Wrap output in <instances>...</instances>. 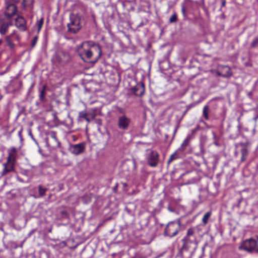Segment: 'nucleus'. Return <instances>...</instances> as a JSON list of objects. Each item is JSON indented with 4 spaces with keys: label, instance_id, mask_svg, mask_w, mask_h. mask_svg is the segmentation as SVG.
<instances>
[{
    "label": "nucleus",
    "instance_id": "1",
    "mask_svg": "<svg viewBox=\"0 0 258 258\" xmlns=\"http://www.w3.org/2000/svg\"><path fill=\"white\" fill-rule=\"evenodd\" d=\"M195 233V228L190 227L187 229L186 235L181 239V250L194 252L197 249L198 242Z\"/></svg>",
    "mask_w": 258,
    "mask_h": 258
},
{
    "label": "nucleus",
    "instance_id": "2",
    "mask_svg": "<svg viewBox=\"0 0 258 258\" xmlns=\"http://www.w3.org/2000/svg\"><path fill=\"white\" fill-rule=\"evenodd\" d=\"M181 230V221L180 219L168 223L164 231V236L170 238L176 236Z\"/></svg>",
    "mask_w": 258,
    "mask_h": 258
},
{
    "label": "nucleus",
    "instance_id": "3",
    "mask_svg": "<svg viewBox=\"0 0 258 258\" xmlns=\"http://www.w3.org/2000/svg\"><path fill=\"white\" fill-rule=\"evenodd\" d=\"M16 0H5V10L4 14L6 18L10 19L16 15L17 12V7Z\"/></svg>",
    "mask_w": 258,
    "mask_h": 258
},
{
    "label": "nucleus",
    "instance_id": "4",
    "mask_svg": "<svg viewBox=\"0 0 258 258\" xmlns=\"http://www.w3.org/2000/svg\"><path fill=\"white\" fill-rule=\"evenodd\" d=\"M47 136L45 140L47 146L50 149H56L60 147V143L58 140L56 132L50 131L47 134Z\"/></svg>",
    "mask_w": 258,
    "mask_h": 258
},
{
    "label": "nucleus",
    "instance_id": "5",
    "mask_svg": "<svg viewBox=\"0 0 258 258\" xmlns=\"http://www.w3.org/2000/svg\"><path fill=\"white\" fill-rule=\"evenodd\" d=\"M242 247L246 251L258 252V238H250L243 241Z\"/></svg>",
    "mask_w": 258,
    "mask_h": 258
},
{
    "label": "nucleus",
    "instance_id": "6",
    "mask_svg": "<svg viewBox=\"0 0 258 258\" xmlns=\"http://www.w3.org/2000/svg\"><path fill=\"white\" fill-rule=\"evenodd\" d=\"M68 27L69 31L73 33H77L80 28L78 19L73 15L70 16V22L68 24Z\"/></svg>",
    "mask_w": 258,
    "mask_h": 258
},
{
    "label": "nucleus",
    "instance_id": "7",
    "mask_svg": "<svg viewBox=\"0 0 258 258\" xmlns=\"http://www.w3.org/2000/svg\"><path fill=\"white\" fill-rule=\"evenodd\" d=\"M131 119L127 117L126 115H122L121 116H120L118 118V127L122 130H127L131 123Z\"/></svg>",
    "mask_w": 258,
    "mask_h": 258
},
{
    "label": "nucleus",
    "instance_id": "8",
    "mask_svg": "<svg viewBox=\"0 0 258 258\" xmlns=\"http://www.w3.org/2000/svg\"><path fill=\"white\" fill-rule=\"evenodd\" d=\"M15 26L21 31H26L27 30V21L22 16L18 15L15 19Z\"/></svg>",
    "mask_w": 258,
    "mask_h": 258
},
{
    "label": "nucleus",
    "instance_id": "9",
    "mask_svg": "<svg viewBox=\"0 0 258 258\" xmlns=\"http://www.w3.org/2000/svg\"><path fill=\"white\" fill-rule=\"evenodd\" d=\"M159 161V154L156 151H152L148 157V164L152 167L157 166Z\"/></svg>",
    "mask_w": 258,
    "mask_h": 258
},
{
    "label": "nucleus",
    "instance_id": "10",
    "mask_svg": "<svg viewBox=\"0 0 258 258\" xmlns=\"http://www.w3.org/2000/svg\"><path fill=\"white\" fill-rule=\"evenodd\" d=\"M3 169L1 172L2 177L6 176L10 173L14 171V163L7 160L6 163L3 164Z\"/></svg>",
    "mask_w": 258,
    "mask_h": 258
},
{
    "label": "nucleus",
    "instance_id": "11",
    "mask_svg": "<svg viewBox=\"0 0 258 258\" xmlns=\"http://www.w3.org/2000/svg\"><path fill=\"white\" fill-rule=\"evenodd\" d=\"M96 116V112L93 111L86 113L85 111H81L79 114V121H82V119H85L86 121L90 122L95 119Z\"/></svg>",
    "mask_w": 258,
    "mask_h": 258
},
{
    "label": "nucleus",
    "instance_id": "12",
    "mask_svg": "<svg viewBox=\"0 0 258 258\" xmlns=\"http://www.w3.org/2000/svg\"><path fill=\"white\" fill-rule=\"evenodd\" d=\"M18 151V149L14 147H11L8 150V156L7 160L15 163L17 156Z\"/></svg>",
    "mask_w": 258,
    "mask_h": 258
},
{
    "label": "nucleus",
    "instance_id": "13",
    "mask_svg": "<svg viewBox=\"0 0 258 258\" xmlns=\"http://www.w3.org/2000/svg\"><path fill=\"white\" fill-rule=\"evenodd\" d=\"M85 149V145L84 143H80L76 145H72L70 147L71 152L75 155H78L82 153Z\"/></svg>",
    "mask_w": 258,
    "mask_h": 258
},
{
    "label": "nucleus",
    "instance_id": "14",
    "mask_svg": "<svg viewBox=\"0 0 258 258\" xmlns=\"http://www.w3.org/2000/svg\"><path fill=\"white\" fill-rule=\"evenodd\" d=\"M145 90V85L143 83L137 84L132 89L133 93L138 96H142L144 94Z\"/></svg>",
    "mask_w": 258,
    "mask_h": 258
},
{
    "label": "nucleus",
    "instance_id": "15",
    "mask_svg": "<svg viewBox=\"0 0 258 258\" xmlns=\"http://www.w3.org/2000/svg\"><path fill=\"white\" fill-rule=\"evenodd\" d=\"M12 24L10 22H6L0 19V33L5 34L8 31L9 27Z\"/></svg>",
    "mask_w": 258,
    "mask_h": 258
},
{
    "label": "nucleus",
    "instance_id": "16",
    "mask_svg": "<svg viewBox=\"0 0 258 258\" xmlns=\"http://www.w3.org/2000/svg\"><path fill=\"white\" fill-rule=\"evenodd\" d=\"M79 55L81 59L85 62H89V60L93 55L92 52L90 50H84V52H79Z\"/></svg>",
    "mask_w": 258,
    "mask_h": 258
},
{
    "label": "nucleus",
    "instance_id": "17",
    "mask_svg": "<svg viewBox=\"0 0 258 258\" xmlns=\"http://www.w3.org/2000/svg\"><path fill=\"white\" fill-rule=\"evenodd\" d=\"M190 142V136H187L186 138L183 140L180 147L178 149V151L181 152H183L186 147L189 145Z\"/></svg>",
    "mask_w": 258,
    "mask_h": 258
},
{
    "label": "nucleus",
    "instance_id": "18",
    "mask_svg": "<svg viewBox=\"0 0 258 258\" xmlns=\"http://www.w3.org/2000/svg\"><path fill=\"white\" fill-rule=\"evenodd\" d=\"M240 153L241 154L240 161L241 162H243L246 160L248 156L249 152L247 148L245 146H244L241 149Z\"/></svg>",
    "mask_w": 258,
    "mask_h": 258
},
{
    "label": "nucleus",
    "instance_id": "19",
    "mask_svg": "<svg viewBox=\"0 0 258 258\" xmlns=\"http://www.w3.org/2000/svg\"><path fill=\"white\" fill-rule=\"evenodd\" d=\"M210 112V107L208 105L204 106L203 109V116L206 120H209V113Z\"/></svg>",
    "mask_w": 258,
    "mask_h": 258
},
{
    "label": "nucleus",
    "instance_id": "20",
    "mask_svg": "<svg viewBox=\"0 0 258 258\" xmlns=\"http://www.w3.org/2000/svg\"><path fill=\"white\" fill-rule=\"evenodd\" d=\"M179 152H181L180 151H178V149L175 151L172 154H171L169 158L167 161V164L169 165L172 161L174 160L177 159L179 158V156L178 155Z\"/></svg>",
    "mask_w": 258,
    "mask_h": 258
},
{
    "label": "nucleus",
    "instance_id": "21",
    "mask_svg": "<svg viewBox=\"0 0 258 258\" xmlns=\"http://www.w3.org/2000/svg\"><path fill=\"white\" fill-rule=\"evenodd\" d=\"M46 87V85H44L41 89H39V100L41 102H44L45 100Z\"/></svg>",
    "mask_w": 258,
    "mask_h": 258
},
{
    "label": "nucleus",
    "instance_id": "22",
    "mask_svg": "<svg viewBox=\"0 0 258 258\" xmlns=\"http://www.w3.org/2000/svg\"><path fill=\"white\" fill-rule=\"evenodd\" d=\"M223 68H225L227 70L226 73L225 74H222L220 72H218V75L219 76H222L223 77H229L232 76V73L231 72V69L229 67L227 66H224L222 67Z\"/></svg>",
    "mask_w": 258,
    "mask_h": 258
},
{
    "label": "nucleus",
    "instance_id": "23",
    "mask_svg": "<svg viewBox=\"0 0 258 258\" xmlns=\"http://www.w3.org/2000/svg\"><path fill=\"white\" fill-rule=\"evenodd\" d=\"M14 37L15 36L14 35H11L10 36H8L6 37V41L7 42V44L10 49H13L15 47V44L13 42V41L11 39V37Z\"/></svg>",
    "mask_w": 258,
    "mask_h": 258
},
{
    "label": "nucleus",
    "instance_id": "24",
    "mask_svg": "<svg viewBox=\"0 0 258 258\" xmlns=\"http://www.w3.org/2000/svg\"><path fill=\"white\" fill-rule=\"evenodd\" d=\"M212 215V211H210L206 212L202 218V223L204 225H206L208 222L209 219Z\"/></svg>",
    "mask_w": 258,
    "mask_h": 258
},
{
    "label": "nucleus",
    "instance_id": "25",
    "mask_svg": "<svg viewBox=\"0 0 258 258\" xmlns=\"http://www.w3.org/2000/svg\"><path fill=\"white\" fill-rule=\"evenodd\" d=\"M33 3L34 0H23L22 4L24 8L31 7Z\"/></svg>",
    "mask_w": 258,
    "mask_h": 258
},
{
    "label": "nucleus",
    "instance_id": "26",
    "mask_svg": "<svg viewBox=\"0 0 258 258\" xmlns=\"http://www.w3.org/2000/svg\"><path fill=\"white\" fill-rule=\"evenodd\" d=\"M38 192L40 197H43L45 195V192L48 190L47 188H43L42 185H39L38 187Z\"/></svg>",
    "mask_w": 258,
    "mask_h": 258
},
{
    "label": "nucleus",
    "instance_id": "27",
    "mask_svg": "<svg viewBox=\"0 0 258 258\" xmlns=\"http://www.w3.org/2000/svg\"><path fill=\"white\" fill-rule=\"evenodd\" d=\"M44 23V19L41 18L39 21L37 22L36 25L37 28V33H39Z\"/></svg>",
    "mask_w": 258,
    "mask_h": 258
},
{
    "label": "nucleus",
    "instance_id": "28",
    "mask_svg": "<svg viewBox=\"0 0 258 258\" xmlns=\"http://www.w3.org/2000/svg\"><path fill=\"white\" fill-rule=\"evenodd\" d=\"M258 46V37H255L253 38L251 43H250V47L252 48H255Z\"/></svg>",
    "mask_w": 258,
    "mask_h": 258
},
{
    "label": "nucleus",
    "instance_id": "29",
    "mask_svg": "<svg viewBox=\"0 0 258 258\" xmlns=\"http://www.w3.org/2000/svg\"><path fill=\"white\" fill-rule=\"evenodd\" d=\"M85 45H87V46H95V43L91 41L83 42L80 45V48L78 49V50L80 51V49L82 48L83 46Z\"/></svg>",
    "mask_w": 258,
    "mask_h": 258
},
{
    "label": "nucleus",
    "instance_id": "30",
    "mask_svg": "<svg viewBox=\"0 0 258 258\" xmlns=\"http://www.w3.org/2000/svg\"><path fill=\"white\" fill-rule=\"evenodd\" d=\"M177 19V16L175 14H173L169 19L170 23H174L176 22Z\"/></svg>",
    "mask_w": 258,
    "mask_h": 258
},
{
    "label": "nucleus",
    "instance_id": "31",
    "mask_svg": "<svg viewBox=\"0 0 258 258\" xmlns=\"http://www.w3.org/2000/svg\"><path fill=\"white\" fill-rule=\"evenodd\" d=\"M37 40H38V36H34V37L33 38V39L32 41V42H31V47L32 48L34 47L35 46V45L37 43Z\"/></svg>",
    "mask_w": 258,
    "mask_h": 258
},
{
    "label": "nucleus",
    "instance_id": "32",
    "mask_svg": "<svg viewBox=\"0 0 258 258\" xmlns=\"http://www.w3.org/2000/svg\"><path fill=\"white\" fill-rule=\"evenodd\" d=\"M61 214L63 217H68V212L66 211H61Z\"/></svg>",
    "mask_w": 258,
    "mask_h": 258
},
{
    "label": "nucleus",
    "instance_id": "33",
    "mask_svg": "<svg viewBox=\"0 0 258 258\" xmlns=\"http://www.w3.org/2000/svg\"><path fill=\"white\" fill-rule=\"evenodd\" d=\"M226 0H222L221 4V7H224L226 5Z\"/></svg>",
    "mask_w": 258,
    "mask_h": 258
},
{
    "label": "nucleus",
    "instance_id": "34",
    "mask_svg": "<svg viewBox=\"0 0 258 258\" xmlns=\"http://www.w3.org/2000/svg\"><path fill=\"white\" fill-rule=\"evenodd\" d=\"M181 11L183 15L185 14V10L184 7H182L181 8Z\"/></svg>",
    "mask_w": 258,
    "mask_h": 258
},
{
    "label": "nucleus",
    "instance_id": "35",
    "mask_svg": "<svg viewBox=\"0 0 258 258\" xmlns=\"http://www.w3.org/2000/svg\"><path fill=\"white\" fill-rule=\"evenodd\" d=\"M117 189V184H116L115 186H114L113 189L114 192H116Z\"/></svg>",
    "mask_w": 258,
    "mask_h": 258
},
{
    "label": "nucleus",
    "instance_id": "36",
    "mask_svg": "<svg viewBox=\"0 0 258 258\" xmlns=\"http://www.w3.org/2000/svg\"><path fill=\"white\" fill-rule=\"evenodd\" d=\"M92 18L93 19V20H94V21L95 23H96V21H95V15H94V14H93V15H92Z\"/></svg>",
    "mask_w": 258,
    "mask_h": 258
},
{
    "label": "nucleus",
    "instance_id": "37",
    "mask_svg": "<svg viewBox=\"0 0 258 258\" xmlns=\"http://www.w3.org/2000/svg\"><path fill=\"white\" fill-rule=\"evenodd\" d=\"M22 130L19 132V137L22 138V135H21Z\"/></svg>",
    "mask_w": 258,
    "mask_h": 258
},
{
    "label": "nucleus",
    "instance_id": "38",
    "mask_svg": "<svg viewBox=\"0 0 258 258\" xmlns=\"http://www.w3.org/2000/svg\"><path fill=\"white\" fill-rule=\"evenodd\" d=\"M56 58H57V60L58 61V62H60L61 61V59H60V57L59 56H57Z\"/></svg>",
    "mask_w": 258,
    "mask_h": 258
},
{
    "label": "nucleus",
    "instance_id": "39",
    "mask_svg": "<svg viewBox=\"0 0 258 258\" xmlns=\"http://www.w3.org/2000/svg\"><path fill=\"white\" fill-rule=\"evenodd\" d=\"M101 51H100L99 52V54H98V58L99 57H101Z\"/></svg>",
    "mask_w": 258,
    "mask_h": 258
},
{
    "label": "nucleus",
    "instance_id": "40",
    "mask_svg": "<svg viewBox=\"0 0 258 258\" xmlns=\"http://www.w3.org/2000/svg\"><path fill=\"white\" fill-rule=\"evenodd\" d=\"M257 119H258V115L253 118L255 121H256Z\"/></svg>",
    "mask_w": 258,
    "mask_h": 258
},
{
    "label": "nucleus",
    "instance_id": "41",
    "mask_svg": "<svg viewBox=\"0 0 258 258\" xmlns=\"http://www.w3.org/2000/svg\"><path fill=\"white\" fill-rule=\"evenodd\" d=\"M187 111V110H186L184 112V113H183V116H184V115L186 113Z\"/></svg>",
    "mask_w": 258,
    "mask_h": 258
},
{
    "label": "nucleus",
    "instance_id": "42",
    "mask_svg": "<svg viewBox=\"0 0 258 258\" xmlns=\"http://www.w3.org/2000/svg\"><path fill=\"white\" fill-rule=\"evenodd\" d=\"M2 42V40L0 39V45L1 44Z\"/></svg>",
    "mask_w": 258,
    "mask_h": 258
},
{
    "label": "nucleus",
    "instance_id": "43",
    "mask_svg": "<svg viewBox=\"0 0 258 258\" xmlns=\"http://www.w3.org/2000/svg\"><path fill=\"white\" fill-rule=\"evenodd\" d=\"M123 185H124V186L127 185V184L126 183H124Z\"/></svg>",
    "mask_w": 258,
    "mask_h": 258
},
{
    "label": "nucleus",
    "instance_id": "44",
    "mask_svg": "<svg viewBox=\"0 0 258 258\" xmlns=\"http://www.w3.org/2000/svg\"><path fill=\"white\" fill-rule=\"evenodd\" d=\"M2 96L0 95V100L2 99Z\"/></svg>",
    "mask_w": 258,
    "mask_h": 258
},
{
    "label": "nucleus",
    "instance_id": "45",
    "mask_svg": "<svg viewBox=\"0 0 258 258\" xmlns=\"http://www.w3.org/2000/svg\"><path fill=\"white\" fill-rule=\"evenodd\" d=\"M19 84H20V85H22V82H19Z\"/></svg>",
    "mask_w": 258,
    "mask_h": 258
},
{
    "label": "nucleus",
    "instance_id": "46",
    "mask_svg": "<svg viewBox=\"0 0 258 258\" xmlns=\"http://www.w3.org/2000/svg\"><path fill=\"white\" fill-rule=\"evenodd\" d=\"M97 122H98V124L99 123V119H98Z\"/></svg>",
    "mask_w": 258,
    "mask_h": 258
},
{
    "label": "nucleus",
    "instance_id": "47",
    "mask_svg": "<svg viewBox=\"0 0 258 258\" xmlns=\"http://www.w3.org/2000/svg\"><path fill=\"white\" fill-rule=\"evenodd\" d=\"M97 47H98V48H99V49H100V48H99V45H97Z\"/></svg>",
    "mask_w": 258,
    "mask_h": 258
}]
</instances>
